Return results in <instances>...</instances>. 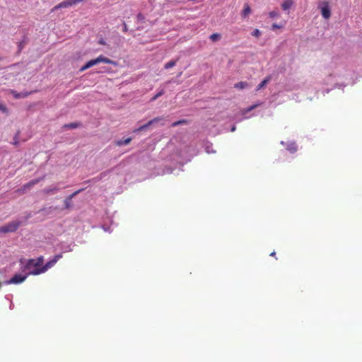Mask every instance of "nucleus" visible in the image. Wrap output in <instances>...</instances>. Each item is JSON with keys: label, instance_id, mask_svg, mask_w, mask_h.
<instances>
[{"label": "nucleus", "instance_id": "nucleus-1", "mask_svg": "<svg viewBox=\"0 0 362 362\" xmlns=\"http://www.w3.org/2000/svg\"><path fill=\"white\" fill-rule=\"evenodd\" d=\"M62 257V254L56 255L52 257V259L48 261L45 265H43L41 267H40V266L36 264V261H35V259H30L28 261L27 264H25V269L28 271V274L38 275L45 273L49 269L52 268Z\"/></svg>", "mask_w": 362, "mask_h": 362}, {"label": "nucleus", "instance_id": "nucleus-2", "mask_svg": "<svg viewBox=\"0 0 362 362\" xmlns=\"http://www.w3.org/2000/svg\"><path fill=\"white\" fill-rule=\"evenodd\" d=\"M29 217L30 216L25 218L16 219L1 226L0 233H13L16 231L21 226L25 224Z\"/></svg>", "mask_w": 362, "mask_h": 362}, {"label": "nucleus", "instance_id": "nucleus-3", "mask_svg": "<svg viewBox=\"0 0 362 362\" xmlns=\"http://www.w3.org/2000/svg\"><path fill=\"white\" fill-rule=\"evenodd\" d=\"M99 63H105L108 64H116V62L112 61V59L104 57L103 55L98 56L96 59H91L88 61L84 66H83L81 69V71H83L95 65L98 64Z\"/></svg>", "mask_w": 362, "mask_h": 362}, {"label": "nucleus", "instance_id": "nucleus-4", "mask_svg": "<svg viewBox=\"0 0 362 362\" xmlns=\"http://www.w3.org/2000/svg\"><path fill=\"white\" fill-rule=\"evenodd\" d=\"M318 8L321 11V14L325 19H329L331 16V10L327 1H322L319 4Z\"/></svg>", "mask_w": 362, "mask_h": 362}, {"label": "nucleus", "instance_id": "nucleus-5", "mask_svg": "<svg viewBox=\"0 0 362 362\" xmlns=\"http://www.w3.org/2000/svg\"><path fill=\"white\" fill-rule=\"evenodd\" d=\"M29 274H15L11 279L4 282L5 284H18L23 283L28 277Z\"/></svg>", "mask_w": 362, "mask_h": 362}, {"label": "nucleus", "instance_id": "nucleus-6", "mask_svg": "<svg viewBox=\"0 0 362 362\" xmlns=\"http://www.w3.org/2000/svg\"><path fill=\"white\" fill-rule=\"evenodd\" d=\"M78 4L76 0H64L57 5H56L53 8L52 11L60 9L71 7L75 4Z\"/></svg>", "mask_w": 362, "mask_h": 362}, {"label": "nucleus", "instance_id": "nucleus-7", "mask_svg": "<svg viewBox=\"0 0 362 362\" xmlns=\"http://www.w3.org/2000/svg\"><path fill=\"white\" fill-rule=\"evenodd\" d=\"M260 105H261V103H256V104H254V105L248 107L247 108H245V109L241 111V115H243V118L239 119V121H241V120H243L244 119L250 118V116H247V114L248 112H250V111H252V110H254L255 108H256L258 106H259Z\"/></svg>", "mask_w": 362, "mask_h": 362}, {"label": "nucleus", "instance_id": "nucleus-8", "mask_svg": "<svg viewBox=\"0 0 362 362\" xmlns=\"http://www.w3.org/2000/svg\"><path fill=\"white\" fill-rule=\"evenodd\" d=\"M160 120V118L158 117H156L150 121H148L146 124L139 127V128L136 129L134 130V132H141L146 129H147L149 126H151V124L158 122Z\"/></svg>", "mask_w": 362, "mask_h": 362}, {"label": "nucleus", "instance_id": "nucleus-9", "mask_svg": "<svg viewBox=\"0 0 362 362\" xmlns=\"http://www.w3.org/2000/svg\"><path fill=\"white\" fill-rule=\"evenodd\" d=\"M83 189H78L74 193H72L71 195L67 197L64 200V206L66 209H69L71 205V199L76 196L78 193L82 192Z\"/></svg>", "mask_w": 362, "mask_h": 362}, {"label": "nucleus", "instance_id": "nucleus-10", "mask_svg": "<svg viewBox=\"0 0 362 362\" xmlns=\"http://www.w3.org/2000/svg\"><path fill=\"white\" fill-rule=\"evenodd\" d=\"M59 188L57 185H52L45 188L44 192L47 194H52L59 191Z\"/></svg>", "mask_w": 362, "mask_h": 362}, {"label": "nucleus", "instance_id": "nucleus-11", "mask_svg": "<svg viewBox=\"0 0 362 362\" xmlns=\"http://www.w3.org/2000/svg\"><path fill=\"white\" fill-rule=\"evenodd\" d=\"M286 150L290 153H293L297 151V146L295 142H288L286 145Z\"/></svg>", "mask_w": 362, "mask_h": 362}, {"label": "nucleus", "instance_id": "nucleus-12", "mask_svg": "<svg viewBox=\"0 0 362 362\" xmlns=\"http://www.w3.org/2000/svg\"><path fill=\"white\" fill-rule=\"evenodd\" d=\"M132 140V139L131 137H128V138L124 139H120V140L116 141H115V144L117 146H122L127 145V144H129L131 142Z\"/></svg>", "mask_w": 362, "mask_h": 362}, {"label": "nucleus", "instance_id": "nucleus-13", "mask_svg": "<svg viewBox=\"0 0 362 362\" xmlns=\"http://www.w3.org/2000/svg\"><path fill=\"white\" fill-rule=\"evenodd\" d=\"M293 1L292 0H285L281 4V8L284 11H287L291 8V7L293 6Z\"/></svg>", "mask_w": 362, "mask_h": 362}, {"label": "nucleus", "instance_id": "nucleus-14", "mask_svg": "<svg viewBox=\"0 0 362 362\" xmlns=\"http://www.w3.org/2000/svg\"><path fill=\"white\" fill-rule=\"evenodd\" d=\"M251 13V8L248 4H245L244 8L242 11L241 16L243 18H245L248 16V15Z\"/></svg>", "mask_w": 362, "mask_h": 362}, {"label": "nucleus", "instance_id": "nucleus-15", "mask_svg": "<svg viewBox=\"0 0 362 362\" xmlns=\"http://www.w3.org/2000/svg\"><path fill=\"white\" fill-rule=\"evenodd\" d=\"M40 180H41L40 178H38V179H35V180L30 181L29 182H28L23 185V189L25 190L27 189H30V187H32L35 185H36L37 182H39Z\"/></svg>", "mask_w": 362, "mask_h": 362}, {"label": "nucleus", "instance_id": "nucleus-16", "mask_svg": "<svg viewBox=\"0 0 362 362\" xmlns=\"http://www.w3.org/2000/svg\"><path fill=\"white\" fill-rule=\"evenodd\" d=\"M270 79H271L270 76L266 77L260 83L258 84L256 90H259L262 89L266 84H267L270 81Z\"/></svg>", "mask_w": 362, "mask_h": 362}, {"label": "nucleus", "instance_id": "nucleus-17", "mask_svg": "<svg viewBox=\"0 0 362 362\" xmlns=\"http://www.w3.org/2000/svg\"><path fill=\"white\" fill-rule=\"evenodd\" d=\"M248 86V83L245 81H240L234 85V87L238 89H244Z\"/></svg>", "mask_w": 362, "mask_h": 362}, {"label": "nucleus", "instance_id": "nucleus-18", "mask_svg": "<svg viewBox=\"0 0 362 362\" xmlns=\"http://www.w3.org/2000/svg\"><path fill=\"white\" fill-rule=\"evenodd\" d=\"M80 126V124L78 122H72L70 124H66L64 125V129H75Z\"/></svg>", "mask_w": 362, "mask_h": 362}, {"label": "nucleus", "instance_id": "nucleus-19", "mask_svg": "<svg viewBox=\"0 0 362 362\" xmlns=\"http://www.w3.org/2000/svg\"><path fill=\"white\" fill-rule=\"evenodd\" d=\"M209 39L213 42L218 41L221 39V35L218 33H213L209 36Z\"/></svg>", "mask_w": 362, "mask_h": 362}, {"label": "nucleus", "instance_id": "nucleus-20", "mask_svg": "<svg viewBox=\"0 0 362 362\" xmlns=\"http://www.w3.org/2000/svg\"><path fill=\"white\" fill-rule=\"evenodd\" d=\"M176 64V61L175 60H170V62H168V63H166L164 66V68L165 69H169L170 68H173V66H175Z\"/></svg>", "mask_w": 362, "mask_h": 362}, {"label": "nucleus", "instance_id": "nucleus-21", "mask_svg": "<svg viewBox=\"0 0 362 362\" xmlns=\"http://www.w3.org/2000/svg\"><path fill=\"white\" fill-rule=\"evenodd\" d=\"M204 148H205V151H206V152L207 153H215V152H216L215 151H214V150L212 149V145H211V144H209V143L206 144H205Z\"/></svg>", "mask_w": 362, "mask_h": 362}, {"label": "nucleus", "instance_id": "nucleus-22", "mask_svg": "<svg viewBox=\"0 0 362 362\" xmlns=\"http://www.w3.org/2000/svg\"><path fill=\"white\" fill-rule=\"evenodd\" d=\"M165 91H164V89L162 88L160 89L151 99V101H154L156 100L157 98H158L159 97L162 96L163 94H164Z\"/></svg>", "mask_w": 362, "mask_h": 362}, {"label": "nucleus", "instance_id": "nucleus-23", "mask_svg": "<svg viewBox=\"0 0 362 362\" xmlns=\"http://www.w3.org/2000/svg\"><path fill=\"white\" fill-rule=\"evenodd\" d=\"M251 35L255 37H259L261 35V32L259 29L256 28L252 32Z\"/></svg>", "mask_w": 362, "mask_h": 362}, {"label": "nucleus", "instance_id": "nucleus-24", "mask_svg": "<svg viewBox=\"0 0 362 362\" xmlns=\"http://www.w3.org/2000/svg\"><path fill=\"white\" fill-rule=\"evenodd\" d=\"M186 123H187V122L185 119L178 120V121H176V122H173L172 124V127H177V126H178L180 124H186Z\"/></svg>", "mask_w": 362, "mask_h": 362}, {"label": "nucleus", "instance_id": "nucleus-25", "mask_svg": "<svg viewBox=\"0 0 362 362\" xmlns=\"http://www.w3.org/2000/svg\"><path fill=\"white\" fill-rule=\"evenodd\" d=\"M35 261H36V264L40 267L43 264L44 258L42 256H40V257H37V259H35Z\"/></svg>", "mask_w": 362, "mask_h": 362}, {"label": "nucleus", "instance_id": "nucleus-26", "mask_svg": "<svg viewBox=\"0 0 362 362\" xmlns=\"http://www.w3.org/2000/svg\"><path fill=\"white\" fill-rule=\"evenodd\" d=\"M269 16L270 18H274L279 16V13L277 11H272L269 13Z\"/></svg>", "mask_w": 362, "mask_h": 362}, {"label": "nucleus", "instance_id": "nucleus-27", "mask_svg": "<svg viewBox=\"0 0 362 362\" xmlns=\"http://www.w3.org/2000/svg\"><path fill=\"white\" fill-rule=\"evenodd\" d=\"M11 94L13 95V97L15 98H21V93H18L16 92V90H11Z\"/></svg>", "mask_w": 362, "mask_h": 362}, {"label": "nucleus", "instance_id": "nucleus-28", "mask_svg": "<svg viewBox=\"0 0 362 362\" xmlns=\"http://www.w3.org/2000/svg\"><path fill=\"white\" fill-rule=\"evenodd\" d=\"M0 110L4 113L8 112V109L6 108V107L5 105H2L1 103H0Z\"/></svg>", "mask_w": 362, "mask_h": 362}, {"label": "nucleus", "instance_id": "nucleus-29", "mask_svg": "<svg viewBox=\"0 0 362 362\" xmlns=\"http://www.w3.org/2000/svg\"><path fill=\"white\" fill-rule=\"evenodd\" d=\"M18 133L16 134L13 138V144L17 146L19 144V141L18 139Z\"/></svg>", "mask_w": 362, "mask_h": 362}, {"label": "nucleus", "instance_id": "nucleus-30", "mask_svg": "<svg viewBox=\"0 0 362 362\" xmlns=\"http://www.w3.org/2000/svg\"><path fill=\"white\" fill-rule=\"evenodd\" d=\"M23 47H24V42L22 41V42H19L18 45V52H21L22 51V49H23Z\"/></svg>", "mask_w": 362, "mask_h": 362}, {"label": "nucleus", "instance_id": "nucleus-31", "mask_svg": "<svg viewBox=\"0 0 362 362\" xmlns=\"http://www.w3.org/2000/svg\"><path fill=\"white\" fill-rule=\"evenodd\" d=\"M21 98H26L30 93L28 92H21Z\"/></svg>", "mask_w": 362, "mask_h": 362}, {"label": "nucleus", "instance_id": "nucleus-32", "mask_svg": "<svg viewBox=\"0 0 362 362\" xmlns=\"http://www.w3.org/2000/svg\"><path fill=\"white\" fill-rule=\"evenodd\" d=\"M281 28V25H279L276 23L273 24L272 25V29L274 30V29H277V28Z\"/></svg>", "mask_w": 362, "mask_h": 362}, {"label": "nucleus", "instance_id": "nucleus-33", "mask_svg": "<svg viewBox=\"0 0 362 362\" xmlns=\"http://www.w3.org/2000/svg\"><path fill=\"white\" fill-rule=\"evenodd\" d=\"M128 30V28H127V25L125 23H123V31L124 32H127Z\"/></svg>", "mask_w": 362, "mask_h": 362}, {"label": "nucleus", "instance_id": "nucleus-34", "mask_svg": "<svg viewBox=\"0 0 362 362\" xmlns=\"http://www.w3.org/2000/svg\"><path fill=\"white\" fill-rule=\"evenodd\" d=\"M137 18H138L139 20L143 19V16H142V14H141V13H139V14L137 15Z\"/></svg>", "mask_w": 362, "mask_h": 362}, {"label": "nucleus", "instance_id": "nucleus-35", "mask_svg": "<svg viewBox=\"0 0 362 362\" xmlns=\"http://www.w3.org/2000/svg\"><path fill=\"white\" fill-rule=\"evenodd\" d=\"M105 175V173H100V177L98 178L96 177L95 179H98L99 180L102 179L103 175Z\"/></svg>", "mask_w": 362, "mask_h": 362}, {"label": "nucleus", "instance_id": "nucleus-36", "mask_svg": "<svg viewBox=\"0 0 362 362\" xmlns=\"http://www.w3.org/2000/svg\"><path fill=\"white\" fill-rule=\"evenodd\" d=\"M71 250H72V249L71 248V247L68 246V250H64V252H70Z\"/></svg>", "mask_w": 362, "mask_h": 362}, {"label": "nucleus", "instance_id": "nucleus-37", "mask_svg": "<svg viewBox=\"0 0 362 362\" xmlns=\"http://www.w3.org/2000/svg\"><path fill=\"white\" fill-rule=\"evenodd\" d=\"M235 129H236L235 126V125H233V126L232 127V128H231L230 131H231V132H235Z\"/></svg>", "mask_w": 362, "mask_h": 362}, {"label": "nucleus", "instance_id": "nucleus-38", "mask_svg": "<svg viewBox=\"0 0 362 362\" xmlns=\"http://www.w3.org/2000/svg\"><path fill=\"white\" fill-rule=\"evenodd\" d=\"M276 255V252H272L271 254H270V256L272 257H274Z\"/></svg>", "mask_w": 362, "mask_h": 362}, {"label": "nucleus", "instance_id": "nucleus-39", "mask_svg": "<svg viewBox=\"0 0 362 362\" xmlns=\"http://www.w3.org/2000/svg\"><path fill=\"white\" fill-rule=\"evenodd\" d=\"M104 230L107 231L109 230V228H106L105 226L103 227Z\"/></svg>", "mask_w": 362, "mask_h": 362}, {"label": "nucleus", "instance_id": "nucleus-40", "mask_svg": "<svg viewBox=\"0 0 362 362\" xmlns=\"http://www.w3.org/2000/svg\"><path fill=\"white\" fill-rule=\"evenodd\" d=\"M17 64H13L11 65V66H10V67L15 66H16Z\"/></svg>", "mask_w": 362, "mask_h": 362}, {"label": "nucleus", "instance_id": "nucleus-41", "mask_svg": "<svg viewBox=\"0 0 362 362\" xmlns=\"http://www.w3.org/2000/svg\"><path fill=\"white\" fill-rule=\"evenodd\" d=\"M281 144L282 145H284V144H285V142L282 141H281Z\"/></svg>", "mask_w": 362, "mask_h": 362}, {"label": "nucleus", "instance_id": "nucleus-42", "mask_svg": "<svg viewBox=\"0 0 362 362\" xmlns=\"http://www.w3.org/2000/svg\"><path fill=\"white\" fill-rule=\"evenodd\" d=\"M3 58L0 57V60H1ZM3 68L0 66V70L2 69Z\"/></svg>", "mask_w": 362, "mask_h": 362}]
</instances>
